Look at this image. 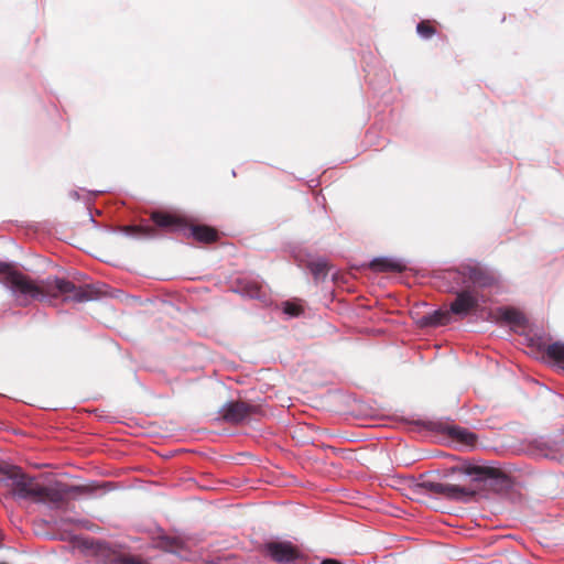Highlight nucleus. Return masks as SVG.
I'll return each mask as SVG.
<instances>
[{"mask_svg": "<svg viewBox=\"0 0 564 564\" xmlns=\"http://www.w3.org/2000/svg\"><path fill=\"white\" fill-rule=\"evenodd\" d=\"M186 232L194 240L202 243H214L219 239V232L216 228L207 225H196L189 220Z\"/></svg>", "mask_w": 564, "mask_h": 564, "instance_id": "9b49d317", "label": "nucleus"}, {"mask_svg": "<svg viewBox=\"0 0 564 564\" xmlns=\"http://www.w3.org/2000/svg\"><path fill=\"white\" fill-rule=\"evenodd\" d=\"M88 223L94 225L95 224V220L93 219V217L90 215H88Z\"/></svg>", "mask_w": 564, "mask_h": 564, "instance_id": "5701e85b", "label": "nucleus"}, {"mask_svg": "<svg viewBox=\"0 0 564 564\" xmlns=\"http://www.w3.org/2000/svg\"><path fill=\"white\" fill-rule=\"evenodd\" d=\"M263 554L280 564L295 563L303 558L296 545L290 541H271L263 545Z\"/></svg>", "mask_w": 564, "mask_h": 564, "instance_id": "423d86ee", "label": "nucleus"}, {"mask_svg": "<svg viewBox=\"0 0 564 564\" xmlns=\"http://www.w3.org/2000/svg\"><path fill=\"white\" fill-rule=\"evenodd\" d=\"M498 318L514 325V326H523L527 323V318L522 312L513 307H503L498 310Z\"/></svg>", "mask_w": 564, "mask_h": 564, "instance_id": "4468645a", "label": "nucleus"}, {"mask_svg": "<svg viewBox=\"0 0 564 564\" xmlns=\"http://www.w3.org/2000/svg\"><path fill=\"white\" fill-rule=\"evenodd\" d=\"M259 408L243 401L229 402L223 409V417L229 423H241L249 416L256 414Z\"/></svg>", "mask_w": 564, "mask_h": 564, "instance_id": "1a4fd4ad", "label": "nucleus"}, {"mask_svg": "<svg viewBox=\"0 0 564 564\" xmlns=\"http://www.w3.org/2000/svg\"><path fill=\"white\" fill-rule=\"evenodd\" d=\"M40 495L36 502H52L56 506L64 502L65 496L69 494H91L94 488L90 486H66L63 489H55L51 487H40Z\"/></svg>", "mask_w": 564, "mask_h": 564, "instance_id": "0eeeda50", "label": "nucleus"}, {"mask_svg": "<svg viewBox=\"0 0 564 564\" xmlns=\"http://www.w3.org/2000/svg\"><path fill=\"white\" fill-rule=\"evenodd\" d=\"M453 313L449 311H435L429 316H424V325L437 326V325H446L451 321V315Z\"/></svg>", "mask_w": 564, "mask_h": 564, "instance_id": "2eb2a0df", "label": "nucleus"}, {"mask_svg": "<svg viewBox=\"0 0 564 564\" xmlns=\"http://www.w3.org/2000/svg\"><path fill=\"white\" fill-rule=\"evenodd\" d=\"M113 564H142V562L131 555H120L113 561Z\"/></svg>", "mask_w": 564, "mask_h": 564, "instance_id": "412c9836", "label": "nucleus"}, {"mask_svg": "<svg viewBox=\"0 0 564 564\" xmlns=\"http://www.w3.org/2000/svg\"><path fill=\"white\" fill-rule=\"evenodd\" d=\"M308 269L316 280L324 279L328 273V265L325 261L311 262Z\"/></svg>", "mask_w": 564, "mask_h": 564, "instance_id": "a211bd4d", "label": "nucleus"}, {"mask_svg": "<svg viewBox=\"0 0 564 564\" xmlns=\"http://www.w3.org/2000/svg\"><path fill=\"white\" fill-rule=\"evenodd\" d=\"M462 273L478 288H490L498 281L494 272L479 265H466Z\"/></svg>", "mask_w": 564, "mask_h": 564, "instance_id": "9d476101", "label": "nucleus"}, {"mask_svg": "<svg viewBox=\"0 0 564 564\" xmlns=\"http://www.w3.org/2000/svg\"><path fill=\"white\" fill-rule=\"evenodd\" d=\"M0 283L3 284L14 299L15 305L29 306L33 301H44L63 296L64 302L83 303L95 297L90 285H75L72 281L59 278L33 280L31 276L14 270L11 264L0 262Z\"/></svg>", "mask_w": 564, "mask_h": 564, "instance_id": "f257e3e1", "label": "nucleus"}, {"mask_svg": "<svg viewBox=\"0 0 564 564\" xmlns=\"http://www.w3.org/2000/svg\"><path fill=\"white\" fill-rule=\"evenodd\" d=\"M321 564H341V563L335 558H325L321 562Z\"/></svg>", "mask_w": 564, "mask_h": 564, "instance_id": "4be33fe9", "label": "nucleus"}, {"mask_svg": "<svg viewBox=\"0 0 564 564\" xmlns=\"http://www.w3.org/2000/svg\"><path fill=\"white\" fill-rule=\"evenodd\" d=\"M416 32L424 39H430L436 33V29L433 22L430 20H423L416 25Z\"/></svg>", "mask_w": 564, "mask_h": 564, "instance_id": "6ab92c4d", "label": "nucleus"}, {"mask_svg": "<svg viewBox=\"0 0 564 564\" xmlns=\"http://www.w3.org/2000/svg\"><path fill=\"white\" fill-rule=\"evenodd\" d=\"M417 492L432 494L447 500L469 502L478 492L477 489L459 485L422 480L415 485Z\"/></svg>", "mask_w": 564, "mask_h": 564, "instance_id": "20e7f679", "label": "nucleus"}, {"mask_svg": "<svg viewBox=\"0 0 564 564\" xmlns=\"http://www.w3.org/2000/svg\"><path fill=\"white\" fill-rule=\"evenodd\" d=\"M283 311L285 314L296 317L303 313V307L300 304L293 302H285Z\"/></svg>", "mask_w": 564, "mask_h": 564, "instance_id": "aec40b11", "label": "nucleus"}, {"mask_svg": "<svg viewBox=\"0 0 564 564\" xmlns=\"http://www.w3.org/2000/svg\"><path fill=\"white\" fill-rule=\"evenodd\" d=\"M150 219L153 225L126 226L123 231L138 238H156L161 232L186 234L188 227V219L178 213L154 210Z\"/></svg>", "mask_w": 564, "mask_h": 564, "instance_id": "f03ea898", "label": "nucleus"}, {"mask_svg": "<svg viewBox=\"0 0 564 564\" xmlns=\"http://www.w3.org/2000/svg\"><path fill=\"white\" fill-rule=\"evenodd\" d=\"M444 431L454 440L465 444V445H469V446H473L476 441H477V437L474 433L469 432L468 430L464 429V427H460V426H456V425H448L444 429Z\"/></svg>", "mask_w": 564, "mask_h": 564, "instance_id": "ddd939ff", "label": "nucleus"}, {"mask_svg": "<svg viewBox=\"0 0 564 564\" xmlns=\"http://www.w3.org/2000/svg\"><path fill=\"white\" fill-rule=\"evenodd\" d=\"M456 470L471 476L476 482L488 485L496 492L505 490L509 484L508 476L497 467L467 464L459 468H453V471Z\"/></svg>", "mask_w": 564, "mask_h": 564, "instance_id": "39448f33", "label": "nucleus"}, {"mask_svg": "<svg viewBox=\"0 0 564 564\" xmlns=\"http://www.w3.org/2000/svg\"><path fill=\"white\" fill-rule=\"evenodd\" d=\"M370 268L376 272H403L406 265L401 261L389 258H376L370 262Z\"/></svg>", "mask_w": 564, "mask_h": 564, "instance_id": "f8f14e48", "label": "nucleus"}, {"mask_svg": "<svg viewBox=\"0 0 564 564\" xmlns=\"http://www.w3.org/2000/svg\"><path fill=\"white\" fill-rule=\"evenodd\" d=\"M0 486L7 489L4 496L35 502L41 492V484L18 466H7L1 470Z\"/></svg>", "mask_w": 564, "mask_h": 564, "instance_id": "7ed1b4c3", "label": "nucleus"}, {"mask_svg": "<svg viewBox=\"0 0 564 564\" xmlns=\"http://www.w3.org/2000/svg\"><path fill=\"white\" fill-rule=\"evenodd\" d=\"M240 290L249 297L257 299L261 295V285L257 281L243 280L239 282Z\"/></svg>", "mask_w": 564, "mask_h": 564, "instance_id": "f3484780", "label": "nucleus"}, {"mask_svg": "<svg viewBox=\"0 0 564 564\" xmlns=\"http://www.w3.org/2000/svg\"><path fill=\"white\" fill-rule=\"evenodd\" d=\"M546 357L557 364L564 365V343L555 341L545 347Z\"/></svg>", "mask_w": 564, "mask_h": 564, "instance_id": "dca6fc26", "label": "nucleus"}, {"mask_svg": "<svg viewBox=\"0 0 564 564\" xmlns=\"http://www.w3.org/2000/svg\"><path fill=\"white\" fill-rule=\"evenodd\" d=\"M479 306L477 295L471 290H462L456 293L455 300L451 303V312L460 317L474 313Z\"/></svg>", "mask_w": 564, "mask_h": 564, "instance_id": "6e6552de", "label": "nucleus"}]
</instances>
